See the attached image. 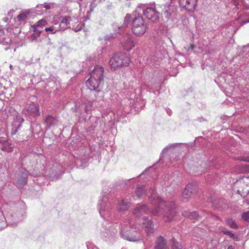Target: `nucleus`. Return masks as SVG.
I'll return each instance as SVG.
<instances>
[{
    "instance_id": "5",
    "label": "nucleus",
    "mask_w": 249,
    "mask_h": 249,
    "mask_svg": "<svg viewBox=\"0 0 249 249\" xmlns=\"http://www.w3.org/2000/svg\"><path fill=\"white\" fill-rule=\"evenodd\" d=\"M147 29V25L145 23L142 16L135 17L132 20L131 30L132 33L137 36H142Z\"/></svg>"
},
{
    "instance_id": "9",
    "label": "nucleus",
    "mask_w": 249,
    "mask_h": 249,
    "mask_svg": "<svg viewBox=\"0 0 249 249\" xmlns=\"http://www.w3.org/2000/svg\"><path fill=\"white\" fill-rule=\"evenodd\" d=\"M121 43L124 49L127 51H130L135 46L133 36L130 34H126L122 37Z\"/></svg>"
},
{
    "instance_id": "19",
    "label": "nucleus",
    "mask_w": 249,
    "mask_h": 249,
    "mask_svg": "<svg viewBox=\"0 0 249 249\" xmlns=\"http://www.w3.org/2000/svg\"><path fill=\"white\" fill-rule=\"evenodd\" d=\"M62 19L61 20V22L59 23L60 25L62 26V29L64 31L67 28L68 24L70 23V20H71V18L69 16H65L61 18Z\"/></svg>"
},
{
    "instance_id": "32",
    "label": "nucleus",
    "mask_w": 249,
    "mask_h": 249,
    "mask_svg": "<svg viewBox=\"0 0 249 249\" xmlns=\"http://www.w3.org/2000/svg\"><path fill=\"white\" fill-rule=\"evenodd\" d=\"M113 38V36L111 35H107L104 37L102 39L103 41L106 42V44H107V41H111Z\"/></svg>"
},
{
    "instance_id": "29",
    "label": "nucleus",
    "mask_w": 249,
    "mask_h": 249,
    "mask_svg": "<svg viewBox=\"0 0 249 249\" xmlns=\"http://www.w3.org/2000/svg\"><path fill=\"white\" fill-rule=\"evenodd\" d=\"M172 249H182V248L181 245H179L178 242L173 239Z\"/></svg>"
},
{
    "instance_id": "33",
    "label": "nucleus",
    "mask_w": 249,
    "mask_h": 249,
    "mask_svg": "<svg viewBox=\"0 0 249 249\" xmlns=\"http://www.w3.org/2000/svg\"><path fill=\"white\" fill-rule=\"evenodd\" d=\"M102 234L103 236L107 237L108 236L109 237V234H110L111 236H113L115 234V232L112 231L111 233H110L109 231L107 230L106 232H104L103 231H102Z\"/></svg>"
},
{
    "instance_id": "13",
    "label": "nucleus",
    "mask_w": 249,
    "mask_h": 249,
    "mask_svg": "<svg viewBox=\"0 0 249 249\" xmlns=\"http://www.w3.org/2000/svg\"><path fill=\"white\" fill-rule=\"evenodd\" d=\"M142 228L148 235H150L154 231V225L151 220L144 216L142 219Z\"/></svg>"
},
{
    "instance_id": "23",
    "label": "nucleus",
    "mask_w": 249,
    "mask_h": 249,
    "mask_svg": "<svg viewBox=\"0 0 249 249\" xmlns=\"http://www.w3.org/2000/svg\"><path fill=\"white\" fill-rule=\"evenodd\" d=\"M28 173V172H27V171L25 170L24 172L23 173V175L21 182L20 181V180L17 182V185H18L19 187H21L22 186H23L26 183Z\"/></svg>"
},
{
    "instance_id": "39",
    "label": "nucleus",
    "mask_w": 249,
    "mask_h": 249,
    "mask_svg": "<svg viewBox=\"0 0 249 249\" xmlns=\"http://www.w3.org/2000/svg\"><path fill=\"white\" fill-rule=\"evenodd\" d=\"M38 4H37L35 7V11L38 13V14H41V10H43L44 8L43 7H38Z\"/></svg>"
},
{
    "instance_id": "47",
    "label": "nucleus",
    "mask_w": 249,
    "mask_h": 249,
    "mask_svg": "<svg viewBox=\"0 0 249 249\" xmlns=\"http://www.w3.org/2000/svg\"><path fill=\"white\" fill-rule=\"evenodd\" d=\"M185 216H187V214L186 213H183V214Z\"/></svg>"
},
{
    "instance_id": "36",
    "label": "nucleus",
    "mask_w": 249,
    "mask_h": 249,
    "mask_svg": "<svg viewBox=\"0 0 249 249\" xmlns=\"http://www.w3.org/2000/svg\"><path fill=\"white\" fill-rule=\"evenodd\" d=\"M34 29V31L35 33V34L38 36H39L40 34L42 32V30H41V28H38V27H34L33 28Z\"/></svg>"
},
{
    "instance_id": "43",
    "label": "nucleus",
    "mask_w": 249,
    "mask_h": 249,
    "mask_svg": "<svg viewBox=\"0 0 249 249\" xmlns=\"http://www.w3.org/2000/svg\"><path fill=\"white\" fill-rule=\"evenodd\" d=\"M194 45L192 44L187 49V51H190V50H192L194 49Z\"/></svg>"
},
{
    "instance_id": "1",
    "label": "nucleus",
    "mask_w": 249,
    "mask_h": 249,
    "mask_svg": "<svg viewBox=\"0 0 249 249\" xmlns=\"http://www.w3.org/2000/svg\"><path fill=\"white\" fill-rule=\"evenodd\" d=\"M151 196L149 199L151 200L152 205L154 208L152 210L150 209L145 205L140 204L134 209L133 214L136 217H139L141 215L150 213L154 215L163 214L165 211V207L168 209V211L164 215L163 217L165 221L168 222L173 219L176 213L175 204L173 201H170L167 205L159 196H155L154 190L151 189Z\"/></svg>"
},
{
    "instance_id": "24",
    "label": "nucleus",
    "mask_w": 249,
    "mask_h": 249,
    "mask_svg": "<svg viewBox=\"0 0 249 249\" xmlns=\"http://www.w3.org/2000/svg\"><path fill=\"white\" fill-rule=\"evenodd\" d=\"M47 21L43 19L38 20L37 23L33 25L32 28L35 27H38V28H42L43 27L47 25Z\"/></svg>"
},
{
    "instance_id": "22",
    "label": "nucleus",
    "mask_w": 249,
    "mask_h": 249,
    "mask_svg": "<svg viewBox=\"0 0 249 249\" xmlns=\"http://www.w3.org/2000/svg\"><path fill=\"white\" fill-rule=\"evenodd\" d=\"M129 207L130 205L128 202H126L125 200H122L119 204L118 209L121 211H124L127 210Z\"/></svg>"
},
{
    "instance_id": "7",
    "label": "nucleus",
    "mask_w": 249,
    "mask_h": 249,
    "mask_svg": "<svg viewBox=\"0 0 249 249\" xmlns=\"http://www.w3.org/2000/svg\"><path fill=\"white\" fill-rule=\"evenodd\" d=\"M99 213L104 219H107L111 214V206L107 197H104L99 204Z\"/></svg>"
},
{
    "instance_id": "46",
    "label": "nucleus",
    "mask_w": 249,
    "mask_h": 249,
    "mask_svg": "<svg viewBox=\"0 0 249 249\" xmlns=\"http://www.w3.org/2000/svg\"><path fill=\"white\" fill-rule=\"evenodd\" d=\"M245 23H249V20H247L244 21Z\"/></svg>"
},
{
    "instance_id": "50",
    "label": "nucleus",
    "mask_w": 249,
    "mask_h": 249,
    "mask_svg": "<svg viewBox=\"0 0 249 249\" xmlns=\"http://www.w3.org/2000/svg\"><path fill=\"white\" fill-rule=\"evenodd\" d=\"M79 6H81V4L79 3Z\"/></svg>"
},
{
    "instance_id": "27",
    "label": "nucleus",
    "mask_w": 249,
    "mask_h": 249,
    "mask_svg": "<svg viewBox=\"0 0 249 249\" xmlns=\"http://www.w3.org/2000/svg\"><path fill=\"white\" fill-rule=\"evenodd\" d=\"M131 19V16L129 14H127L124 18V23L123 26L119 27V29L124 28L127 26L128 23Z\"/></svg>"
},
{
    "instance_id": "37",
    "label": "nucleus",
    "mask_w": 249,
    "mask_h": 249,
    "mask_svg": "<svg viewBox=\"0 0 249 249\" xmlns=\"http://www.w3.org/2000/svg\"><path fill=\"white\" fill-rule=\"evenodd\" d=\"M242 217L245 220L247 221L249 220V211L244 213L242 215Z\"/></svg>"
},
{
    "instance_id": "34",
    "label": "nucleus",
    "mask_w": 249,
    "mask_h": 249,
    "mask_svg": "<svg viewBox=\"0 0 249 249\" xmlns=\"http://www.w3.org/2000/svg\"><path fill=\"white\" fill-rule=\"evenodd\" d=\"M224 233L226 235H229L233 239H235V238H237V236L231 231H224Z\"/></svg>"
},
{
    "instance_id": "31",
    "label": "nucleus",
    "mask_w": 249,
    "mask_h": 249,
    "mask_svg": "<svg viewBox=\"0 0 249 249\" xmlns=\"http://www.w3.org/2000/svg\"><path fill=\"white\" fill-rule=\"evenodd\" d=\"M45 31L46 32H50L51 34H54L56 33V29L53 28V25L49 27H46L45 28Z\"/></svg>"
},
{
    "instance_id": "10",
    "label": "nucleus",
    "mask_w": 249,
    "mask_h": 249,
    "mask_svg": "<svg viewBox=\"0 0 249 249\" xmlns=\"http://www.w3.org/2000/svg\"><path fill=\"white\" fill-rule=\"evenodd\" d=\"M237 184L241 186L242 190H238V193L245 196L249 193V177H245L237 181Z\"/></svg>"
},
{
    "instance_id": "3",
    "label": "nucleus",
    "mask_w": 249,
    "mask_h": 249,
    "mask_svg": "<svg viewBox=\"0 0 249 249\" xmlns=\"http://www.w3.org/2000/svg\"><path fill=\"white\" fill-rule=\"evenodd\" d=\"M90 77L86 81L88 87L92 90L100 91L102 88L104 79V69L97 66L89 73Z\"/></svg>"
},
{
    "instance_id": "25",
    "label": "nucleus",
    "mask_w": 249,
    "mask_h": 249,
    "mask_svg": "<svg viewBox=\"0 0 249 249\" xmlns=\"http://www.w3.org/2000/svg\"><path fill=\"white\" fill-rule=\"evenodd\" d=\"M181 143H175L172 144H169L168 146H167L166 147L164 148L162 150L161 155L162 156H163L165 154L167 153L169 150L171 149L173 147H175L177 145L180 144Z\"/></svg>"
},
{
    "instance_id": "2",
    "label": "nucleus",
    "mask_w": 249,
    "mask_h": 249,
    "mask_svg": "<svg viewBox=\"0 0 249 249\" xmlns=\"http://www.w3.org/2000/svg\"><path fill=\"white\" fill-rule=\"evenodd\" d=\"M176 7L170 5H164L157 7L156 9L152 7L147 8L143 10L144 16L152 22H156L159 20L160 16L163 19L165 18L167 20L171 19L174 21L176 18Z\"/></svg>"
},
{
    "instance_id": "45",
    "label": "nucleus",
    "mask_w": 249,
    "mask_h": 249,
    "mask_svg": "<svg viewBox=\"0 0 249 249\" xmlns=\"http://www.w3.org/2000/svg\"><path fill=\"white\" fill-rule=\"evenodd\" d=\"M228 249H234V248L232 246H230L228 247Z\"/></svg>"
},
{
    "instance_id": "14",
    "label": "nucleus",
    "mask_w": 249,
    "mask_h": 249,
    "mask_svg": "<svg viewBox=\"0 0 249 249\" xmlns=\"http://www.w3.org/2000/svg\"><path fill=\"white\" fill-rule=\"evenodd\" d=\"M196 185L194 183L188 184L182 192V196L184 199H188L196 191Z\"/></svg>"
},
{
    "instance_id": "49",
    "label": "nucleus",
    "mask_w": 249,
    "mask_h": 249,
    "mask_svg": "<svg viewBox=\"0 0 249 249\" xmlns=\"http://www.w3.org/2000/svg\"><path fill=\"white\" fill-rule=\"evenodd\" d=\"M12 225H16V224H13V223H12Z\"/></svg>"
},
{
    "instance_id": "18",
    "label": "nucleus",
    "mask_w": 249,
    "mask_h": 249,
    "mask_svg": "<svg viewBox=\"0 0 249 249\" xmlns=\"http://www.w3.org/2000/svg\"><path fill=\"white\" fill-rule=\"evenodd\" d=\"M54 6V4L52 3L45 2L43 4H39L38 7H43V10H41V14L47 12L49 10L52 9Z\"/></svg>"
},
{
    "instance_id": "30",
    "label": "nucleus",
    "mask_w": 249,
    "mask_h": 249,
    "mask_svg": "<svg viewBox=\"0 0 249 249\" xmlns=\"http://www.w3.org/2000/svg\"><path fill=\"white\" fill-rule=\"evenodd\" d=\"M188 217L190 219H196L198 217L199 215L196 212H193L189 213Z\"/></svg>"
},
{
    "instance_id": "41",
    "label": "nucleus",
    "mask_w": 249,
    "mask_h": 249,
    "mask_svg": "<svg viewBox=\"0 0 249 249\" xmlns=\"http://www.w3.org/2000/svg\"><path fill=\"white\" fill-rule=\"evenodd\" d=\"M240 160L249 162V157H242L240 159Z\"/></svg>"
},
{
    "instance_id": "48",
    "label": "nucleus",
    "mask_w": 249,
    "mask_h": 249,
    "mask_svg": "<svg viewBox=\"0 0 249 249\" xmlns=\"http://www.w3.org/2000/svg\"><path fill=\"white\" fill-rule=\"evenodd\" d=\"M195 170V167H193V170Z\"/></svg>"
},
{
    "instance_id": "4",
    "label": "nucleus",
    "mask_w": 249,
    "mask_h": 249,
    "mask_svg": "<svg viewBox=\"0 0 249 249\" xmlns=\"http://www.w3.org/2000/svg\"><path fill=\"white\" fill-rule=\"evenodd\" d=\"M131 222L123 223L121 227L120 234L124 239L131 242L138 241L140 239L139 235H137L136 231L132 230L134 224Z\"/></svg>"
},
{
    "instance_id": "8",
    "label": "nucleus",
    "mask_w": 249,
    "mask_h": 249,
    "mask_svg": "<svg viewBox=\"0 0 249 249\" xmlns=\"http://www.w3.org/2000/svg\"><path fill=\"white\" fill-rule=\"evenodd\" d=\"M182 10L194 12L196 8L198 0H178Z\"/></svg>"
},
{
    "instance_id": "11",
    "label": "nucleus",
    "mask_w": 249,
    "mask_h": 249,
    "mask_svg": "<svg viewBox=\"0 0 249 249\" xmlns=\"http://www.w3.org/2000/svg\"><path fill=\"white\" fill-rule=\"evenodd\" d=\"M39 107L37 104L32 103L28 108L23 110V113L29 117H36L40 115Z\"/></svg>"
},
{
    "instance_id": "38",
    "label": "nucleus",
    "mask_w": 249,
    "mask_h": 249,
    "mask_svg": "<svg viewBox=\"0 0 249 249\" xmlns=\"http://www.w3.org/2000/svg\"><path fill=\"white\" fill-rule=\"evenodd\" d=\"M91 107V103L88 102L87 104L85 106V111L88 113V112L90 110Z\"/></svg>"
},
{
    "instance_id": "35",
    "label": "nucleus",
    "mask_w": 249,
    "mask_h": 249,
    "mask_svg": "<svg viewBox=\"0 0 249 249\" xmlns=\"http://www.w3.org/2000/svg\"><path fill=\"white\" fill-rule=\"evenodd\" d=\"M88 249H98V247L91 243H88L87 244Z\"/></svg>"
},
{
    "instance_id": "28",
    "label": "nucleus",
    "mask_w": 249,
    "mask_h": 249,
    "mask_svg": "<svg viewBox=\"0 0 249 249\" xmlns=\"http://www.w3.org/2000/svg\"><path fill=\"white\" fill-rule=\"evenodd\" d=\"M53 28L56 29V33L59 31H64L62 29V26L60 25L59 23H54L53 24Z\"/></svg>"
},
{
    "instance_id": "6",
    "label": "nucleus",
    "mask_w": 249,
    "mask_h": 249,
    "mask_svg": "<svg viewBox=\"0 0 249 249\" xmlns=\"http://www.w3.org/2000/svg\"><path fill=\"white\" fill-rule=\"evenodd\" d=\"M129 63L130 58L127 55L120 53L114 54L109 64L112 69H115L119 67L127 66Z\"/></svg>"
},
{
    "instance_id": "15",
    "label": "nucleus",
    "mask_w": 249,
    "mask_h": 249,
    "mask_svg": "<svg viewBox=\"0 0 249 249\" xmlns=\"http://www.w3.org/2000/svg\"><path fill=\"white\" fill-rule=\"evenodd\" d=\"M155 249H169L166 240L162 236H159L155 242Z\"/></svg>"
},
{
    "instance_id": "16",
    "label": "nucleus",
    "mask_w": 249,
    "mask_h": 249,
    "mask_svg": "<svg viewBox=\"0 0 249 249\" xmlns=\"http://www.w3.org/2000/svg\"><path fill=\"white\" fill-rule=\"evenodd\" d=\"M0 148L9 152L13 150L14 145L9 142L5 140H1L0 139Z\"/></svg>"
},
{
    "instance_id": "12",
    "label": "nucleus",
    "mask_w": 249,
    "mask_h": 249,
    "mask_svg": "<svg viewBox=\"0 0 249 249\" xmlns=\"http://www.w3.org/2000/svg\"><path fill=\"white\" fill-rule=\"evenodd\" d=\"M24 119L19 113H16L14 117V120L12 124L11 134L15 135L20 128L21 124Z\"/></svg>"
},
{
    "instance_id": "40",
    "label": "nucleus",
    "mask_w": 249,
    "mask_h": 249,
    "mask_svg": "<svg viewBox=\"0 0 249 249\" xmlns=\"http://www.w3.org/2000/svg\"><path fill=\"white\" fill-rule=\"evenodd\" d=\"M242 165H238L237 167H236V172H238V173H242L244 171H246V170L242 168L241 169H240V166H242Z\"/></svg>"
},
{
    "instance_id": "42",
    "label": "nucleus",
    "mask_w": 249,
    "mask_h": 249,
    "mask_svg": "<svg viewBox=\"0 0 249 249\" xmlns=\"http://www.w3.org/2000/svg\"><path fill=\"white\" fill-rule=\"evenodd\" d=\"M37 36H38L37 35H36V34H32L31 36V38H32V40H35L37 37Z\"/></svg>"
},
{
    "instance_id": "20",
    "label": "nucleus",
    "mask_w": 249,
    "mask_h": 249,
    "mask_svg": "<svg viewBox=\"0 0 249 249\" xmlns=\"http://www.w3.org/2000/svg\"><path fill=\"white\" fill-rule=\"evenodd\" d=\"M136 194L139 198H142L146 196L145 190L143 186H138L136 190Z\"/></svg>"
},
{
    "instance_id": "17",
    "label": "nucleus",
    "mask_w": 249,
    "mask_h": 249,
    "mask_svg": "<svg viewBox=\"0 0 249 249\" xmlns=\"http://www.w3.org/2000/svg\"><path fill=\"white\" fill-rule=\"evenodd\" d=\"M57 119L55 117H53L50 115L46 116L45 122L49 126L55 125L57 123Z\"/></svg>"
},
{
    "instance_id": "21",
    "label": "nucleus",
    "mask_w": 249,
    "mask_h": 249,
    "mask_svg": "<svg viewBox=\"0 0 249 249\" xmlns=\"http://www.w3.org/2000/svg\"><path fill=\"white\" fill-rule=\"evenodd\" d=\"M30 14V11L29 10H26L24 11L21 12L18 16L17 19L19 21H22L25 20L28 16Z\"/></svg>"
},
{
    "instance_id": "26",
    "label": "nucleus",
    "mask_w": 249,
    "mask_h": 249,
    "mask_svg": "<svg viewBox=\"0 0 249 249\" xmlns=\"http://www.w3.org/2000/svg\"><path fill=\"white\" fill-rule=\"evenodd\" d=\"M226 223L232 229H236L237 228V226L235 223V221L231 219L228 218L226 220Z\"/></svg>"
},
{
    "instance_id": "44",
    "label": "nucleus",
    "mask_w": 249,
    "mask_h": 249,
    "mask_svg": "<svg viewBox=\"0 0 249 249\" xmlns=\"http://www.w3.org/2000/svg\"><path fill=\"white\" fill-rule=\"evenodd\" d=\"M95 7V6L94 5V4L91 3V4L90 5V12H91L93 10V8H94Z\"/></svg>"
}]
</instances>
